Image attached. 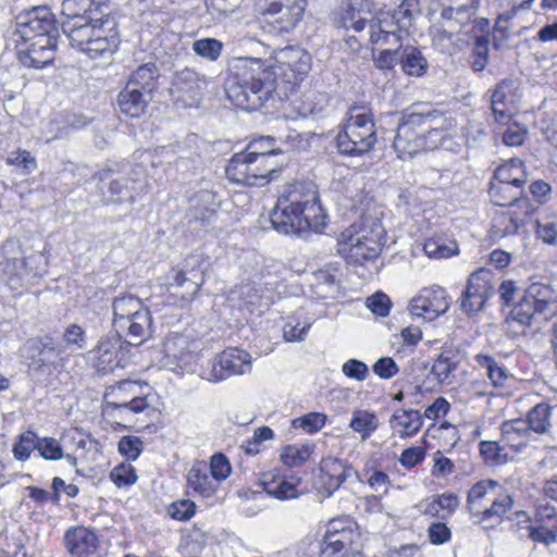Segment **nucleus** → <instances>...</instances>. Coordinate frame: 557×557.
Wrapping results in <instances>:
<instances>
[{
    "label": "nucleus",
    "mask_w": 557,
    "mask_h": 557,
    "mask_svg": "<svg viewBox=\"0 0 557 557\" xmlns=\"http://www.w3.org/2000/svg\"><path fill=\"white\" fill-rule=\"evenodd\" d=\"M62 14V30L73 48L99 62H108L116 52L117 20L108 1L63 0Z\"/></svg>",
    "instance_id": "1"
},
{
    "label": "nucleus",
    "mask_w": 557,
    "mask_h": 557,
    "mask_svg": "<svg viewBox=\"0 0 557 557\" xmlns=\"http://www.w3.org/2000/svg\"><path fill=\"white\" fill-rule=\"evenodd\" d=\"M58 36L54 14L49 7L38 5L16 15L10 40L24 66L44 69L54 60Z\"/></svg>",
    "instance_id": "2"
},
{
    "label": "nucleus",
    "mask_w": 557,
    "mask_h": 557,
    "mask_svg": "<svg viewBox=\"0 0 557 557\" xmlns=\"http://www.w3.org/2000/svg\"><path fill=\"white\" fill-rule=\"evenodd\" d=\"M276 86L273 73L261 59L245 58L230 81L226 95L234 106L251 112L263 107Z\"/></svg>",
    "instance_id": "3"
},
{
    "label": "nucleus",
    "mask_w": 557,
    "mask_h": 557,
    "mask_svg": "<svg viewBox=\"0 0 557 557\" xmlns=\"http://www.w3.org/2000/svg\"><path fill=\"white\" fill-rule=\"evenodd\" d=\"M113 331L124 335L127 344L140 346L152 335V315L140 298L125 294L112 301Z\"/></svg>",
    "instance_id": "4"
},
{
    "label": "nucleus",
    "mask_w": 557,
    "mask_h": 557,
    "mask_svg": "<svg viewBox=\"0 0 557 557\" xmlns=\"http://www.w3.org/2000/svg\"><path fill=\"white\" fill-rule=\"evenodd\" d=\"M376 140L372 111L366 107H350L343 128L336 136L338 152L343 156L361 157L374 148Z\"/></svg>",
    "instance_id": "5"
},
{
    "label": "nucleus",
    "mask_w": 557,
    "mask_h": 557,
    "mask_svg": "<svg viewBox=\"0 0 557 557\" xmlns=\"http://www.w3.org/2000/svg\"><path fill=\"white\" fill-rule=\"evenodd\" d=\"M283 169L274 158L268 157L267 152L235 153L230 160L225 172L227 177L245 186H264L276 180Z\"/></svg>",
    "instance_id": "6"
},
{
    "label": "nucleus",
    "mask_w": 557,
    "mask_h": 557,
    "mask_svg": "<svg viewBox=\"0 0 557 557\" xmlns=\"http://www.w3.org/2000/svg\"><path fill=\"white\" fill-rule=\"evenodd\" d=\"M383 228L381 224H352L342 232L338 238V252L351 263L360 264L364 260L380 255Z\"/></svg>",
    "instance_id": "7"
},
{
    "label": "nucleus",
    "mask_w": 557,
    "mask_h": 557,
    "mask_svg": "<svg viewBox=\"0 0 557 557\" xmlns=\"http://www.w3.org/2000/svg\"><path fill=\"white\" fill-rule=\"evenodd\" d=\"M136 382L123 381L104 394L102 411L115 420L119 425L126 426L133 422V417L150 408L147 397L135 395Z\"/></svg>",
    "instance_id": "8"
},
{
    "label": "nucleus",
    "mask_w": 557,
    "mask_h": 557,
    "mask_svg": "<svg viewBox=\"0 0 557 557\" xmlns=\"http://www.w3.org/2000/svg\"><path fill=\"white\" fill-rule=\"evenodd\" d=\"M275 84H286L293 89L311 70V55L298 46H286L274 53V63L267 65Z\"/></svg>",
    "instance_id": "9"
},
{
    "label": "nucleus",
    "mask_w": 557,
    "mask_h": 557,
    "mask_svg": "<svg viewBox=\"0 0 557 557\" xmlns=\"http://www.w3.org/2000/svg\"><path fill=\"white\" fill-rule=\"evenodd\" d=\"M412 24V13L400 5L393 13H382L369 21L370 41L374 45L399 47Z\"/></svg>",
    "instance_id": "10"
},
{
    "label": "nucleus",
    "mask_w": 557,
    "mask_h": 557,
    "mask_svg": "<svg viewBox=\"0 0 557 557\" xmlns=\"http://www.w3.org/2000/svg\"><path fill=\"white\" fill-rule=\"evenodd\" d=\"M289 203L293 208L307 215L313 223L315 232H320L326 224V214L320 205L319 194L312 183L296 182L287 187L280 196V203Z\"/></svg>",
    "instance_id": "11"
},
{
    "label": "nucleus",
    "mask_w": 557,
    "mask_h": 557,
    "mask_svg": "<svg viewBox=\"0 0 557 557\" xmlns=\"http://www.w3.org/2000/svg\"><path fill=\"white\" fill-rule=\"evenodd\" d=\"M436 117L442 119L432 112H410L403 115L394 139V148L400 159L412 158L424 149L423 135L418 128L434 122Z\"/></svg>",
    "instance_id": "12"
},
{
    "label": "nucleus",
    "mask_w": 557,
    "mask_h": 557,
    "mask_svg": "<svg viewBox=\"0 0 557 557\" xmlns=\"http://www.w3.org/2000/svg\"><path fill=\"white\" fill-rule=\"evenodd\" d=\"M493 293L492 273L480 269L469 276L467 286L458 299L459 309L463 314L473 317L484 309L486 301Z\"/></svg>",
    "instance_id": "13"
},
{
    "label": "nucleus",
    "mask_w": 557,
    "mask_h": 557,
    "mask_svg": "<svg viewBox=\"0 0 557 557\" xmlns=\"http://www.w3.org/2000/svg\"><path fill=\"white\" fill-rule=\"evenodd\" d=\"M359 537L360 533L352 518L344 516L330 520L323 537L321 557H330L341 550L355 549L352 545Z\"/></svg>",
    "instance_id": "14"
},
{
    "label": "nucleus",
    "mask_w": 557,
    "mask_h": 557,
    "mask_svg": "<svg viewBox=\"0 0 557 557\" xmlns=\"http://www.w3.org/2000/svg\"><path fill=\"white\" fill-rule=\"evenodd\" d=\"M128 346L132 345L126 343L124 335L115 331L103 336L91 351L98 371L108 373L116 368H125Z\"/></svg>",
    "instance_id": "15"
},
{
    "label": "nucleus",
    "mask_w": 557,
    "mask_h": 557,
    "mask_svg": "<svg viewBox=\"0 0 557 557\" xmlns=\"http://www.w3.org/2000/svg\"><path fill=\"white\" fill-rule=\"evenodd\" d=\"M450 306V298L445 288L433 285L424 287L414 296L408 310L413 318L431 322L447 312Z\"/></svg>",
    "instance_id": "16"
},
{
    "label": "nucleus",
    "mask_w": 557,
    "mask_h": 557,
    "mask_svg": "<svg viewBox=\"0 0 557 557\" xmlns=\"http://www.w3.org/2000/svg\"><path fill=\"white\" fill-rule=\"evenodd\" d=\"M206 88V77L193 69L185 67L175 73L170 90L176 103L184 108H193L198 106Z\"/></svg>",
    "instance_id": "17"
},
{
    "label": "nucleus",
    "mask_w": 557,
    "mask_h": 557,
    "mask_svg": "<svg viewBox=\"0 0 557 557\" xmlns=\"http://www.w3.org/2000/svg\"><path fill=\"white\" fill-rule=\"evenodd\" d=\"M250 369V355L239 348L223 350L212 362L211 369L203 373L209 382H220L232 375L244 374Z\"/></svg>",
    "instance_id": "18"
},
{
    "label": "nucleus",
    "mask_w": 557,
    "mask_h": 557,
    "mask_svg": "<svg viewBox=\"0 0 557 557\" xmlns=\"http://www.w3.org/2000/svg\"><path fill=\"white\" fill-rule=\"evenodd\" d=\"M30 371L44 373L47 368L55 367L62 360L64 347L53 337L46 335L29 339L26 344Z\"/></svg>",
    "instance_id": "19"
},
{
    "label": "nucleus",
    "mask_w": 557,
    "mask_h": 557,
    "mask_svg": "<svg viewBox=\"0 0 557 557\" xmlns=\"http://www.w3.org/2000/svg\"><path fill=\"white\" fill-rule=\"evenodd\" d=\"M306 218V214L297 212L289 203H280V199L270 214L273 228L285 235H301L308 231L315 232L313 223Z\"/></svg>",
    "instance_id": "20"
},
{
    "label": "nucleus",
    "mask_w": 557,
    "mask_h": 557,
    "mask_svg": "<svg viewBox=\"0 0 557 557\" xmlns=\"http://www.w3.org/2000/svg\"><path fill=\"white\" fill-rule=\"evenodd\" d=\"M533 210L531 202L522 201V208L510 207L495 213L491 230L492 235L495 238H503L517 234L518 230L528 223Z\"/></svg>",
    "instance_id": "21"
},
{
    "label": "nucleus",
    "mask_w": 557,
    "mask_h": 557,
    "mask_svg": "<svg viewBox=\"0 0 557 557\" xmlns=\"http://www.w3.org/2000/svg\"><path fill=\"white\" fill-rule=\"evenodd\" d=\"M491 91V109L499 124H508L517 108V87L511 79H503Z\"/></svg>",
    "instance_id": "22"
},
{
    "label": "nucleus",
    "mask_w": 557,
    "mask_h": 557,
    "mask_svg": "<svg viewBox=\"0 0 557 557\" xmlns=\"http://www.w3.org/2000/svg\"><path fill=\"white\" fill-rule=\"evenodd\" d=\"M65 546L73 557H100L99 537L94 530L77 527L64 536Z\"/></svg>",
    "instance_id": "23"
},
{
    "label": "nucleus",
    "mask_w": 557,
    "mask_h": 557,
    "mask_svg": "<svg viewBox=\"0 0 557 557\" xmlns=\"http://www.w3.org/2000/svg\"><path fill=\"white\" fill-rule=\"evenodd\" d=\"M462 360L461 349L457 345L445 344L434 360L431 373L440 384L453 382L454 372Z\"/></svg>",
    "instance_id": "24"
},
{
    "label": "nucleus",
    "mask_w": 557,
    "mask_h": 557,
    "mask_svg": "<svg viewBox=\"0 0 557 557\" xmlns=\"http://www.w3.org/2000/svg\"><path fill=\"white\" fill-rule=\"evenodd\" d=\"M151 99L152 96L125 85L117 95L116 104L122 114L138 119L147 112Z\"/></svg>",
    "instance_id": "25"
},
{
    "label": "nucleus",
    "mask_w": 557,
    "mask_h": 557,
    "mask_svg": "<svg viewBox=\"0 0 557 557\" xmlns=\"http://www.w3.org/2000/svg\"><path fill=\"white\" fill-rule=\"evenodd\" d=\"M537 306L541 319L548 320L557 313V299L550 284L532 282L523 293Z\"/></svg>",
    "instance_id": "26"
},
{
    "label": "nucleus",
    "mask_w": 557,
    "mask_h": 557,
    "mask_svg": "<svg viewBox=\"0 0 557 557\" xmlns=\"http://www.w3.org/2000/svg\"><path fill=\"white\" fill-rule=\"evenodd\" d=\"M163 348L166 358L183 367L191 362L198 349V344L186 335L172 334L166 337Z\"/></svg>",
    "instance_id": "27"
},
{
    "label": "nucleus",
    "mask_w": 557,
    "mask_h": 557,
    "mask_svg": "<svg viewBox=\"0 0 557 557\" xmlns=\"http://www.w3.org/2000/svg\"><path fill=\"white\" fill-rule=\"evenodd\" d=\"M187 487L191 490L195 496L209 498L215 494L219 484L212 475H209L207 465H194L186 476Z\"/></svg>",
    "instance_id": "28"
},
{
    "label": "nucleus",
    "mask_w": 557,
    "mask_h": 557,
    "mask_svg": "<svg viewBox=\"0 0 557 557\" xmlns=\"http://www.w3.org/2000/svg\"><path fill=\"white\" fill-rule=\"evenodd\" d=\"M216 214L214 194L210 190H200L189 199L186 214L188 222H210Z\"/></svg>",
    "instance_id": "29"
},
{
    "label": "nucleus",
    "mask_w": 557,
    "mask_h": 557,
    "mask_svg": "<svg viewBox=\"0 0 557 557\" xmlns=\"http://www.w3.org/2000/svg\"><path fill=\"white\" fill-rule=\"evenodd\" d=\"M488 194L492 201L498 207L522 208V201L530 202L529 198L523 196L522 187L497 181L491 183Z\"/></svg>",
    "instance_id": "30"
},
{
    "label": "nucleus",
    "mask_w": 557,
    "mask_h": 557,
    "mask_svg": "<svg viewBox=\"0 0 557 557\" xmlns=\"http://www.w3.org/2000/svg\"><path fill=\"white\" fill-rule=\"evenodd\" d=\"M391 428L401 438L414 436L422 428V416L414 409L396 410L389 419Z\"/></svg>",
    "instance_id": "31"
},
{
    "label": "nucleus",
    "mask_w": 557,
    "mask_h": 557,
    "mask_svg": "<svg viewBox=\"0 0 557 557\" xmlns=\"http://www.w3.org/2000/svg\"><path fill=\"white\" fill-rule=\"evenodd\" d=\"M322 470L326 478L325 488L327 491V496H331L334 491L339 488L347 479L357 474L356 470L351 466L337 458L325 459L322 465Z\"/></svg>",
    "instance_id": "32"
},
{
    "label": "nucleus",
    "mask_w": 557,
    "mask_h": 557,
    "mask_svg": "<svg viewBox=\"0 0 557 557\" xmlns=\"http://www.w3.org/2000/svg\"><path fill=\"white\" fill-rule=\"evenodd\" d=\"M474 361L481 370L485 371L487 379L494 387L498 388L505 386L510 374L503 363L497 361L493 356L484 352L476 354Z\"/></svg>",
    "instance_id": "33"
},
{
    "label": "nucleus",
    "mask_w": 557,
    "mask_h": 557,
    "mask_svg": "<svg viewBox=\"0 0 557 557\" xmlns=\"http://www.w3.org/2000/svg\"><path fill=\"white\" fill-rule=\"evenodd\" d=\"M494 180L509 185H517L523 188L528 181V175L524 170L522 160L510 159L509 161L499 165L494 173Z\"/></svg>",
    "instance_id": "34"
},
{
    "label": "nucleus",
    "mask_w": 557,
    "mask_h": 557,
    "mask_svg": "<svg viewBox=\"0 0 557 557\" xmlns=\"http://www.w3.org/2000/svg\"><path fill=\"white\" fill-rule=\"evenodd\" d=\"M503 440L516 450H520L528 443L530 430L527 422L522 419L505 421L502 426Z\"/></svg>",
    "instance_id": "35"
},
{
    "label": "nucleus",
    "mask_w": 557,
    "mask_h": 557,
    "mask_svg": "<svg viewBox=\"0 0 557 557\" xmlns=\"http://www.w3.org/2000/svg\"><path fill=\"white\" fill-rule=\"evenodd\" d=\"M158 76L159 72L156 64L149 62L138 66L129 76L126 85L151 96Z\"/></svg>",
    "instance_id": "36"
},
{
    "label": "nucleus",
    "mask_w": 557,
    "mask_h": 557,
    "mask_svg": "<svg viewBox=\"0 0 557 557\" xmlns=\"http://www.w3.org/2000/svg\"><path fill=\"white\" fill-rule=\"evenodd\" d=\"M550 416L552 407L545 403H540L529 410L524 421L530 432L549 434L552 430Z\"/></svg>",
    "instance_id": "37"
},
{
    "label": "nucleus",
    "mask_w": 557,
    "mask_h": 557,
    "mask_svg": "<svg viewBox=\"0 0 557 557\" xmlns=\"http://www.w3.org/2000/svg\"><path fill=\"white\" fill-rule=\"evenodd\" d=\"M513 503L515 502L509 494H499L493 499L490 507L483 506L475 517H478L481 522L495 520L499 523L504 519L505 515L512 509Z\"/></svg>",
    "instance_id": "38"
},
{
    "label": "nucleus",
    "mask_w": 557,
    "mask_h": 557,
    "mask_svg": "<svg viewBox=\"0 0 557 557\" xmlns=\"http://www.w3.org/2000/svg\"><path fill=\"white\" fill-rule=\"evenodd\" d=\"M509 318L512 322H516L523 327H528L531 326L533 320L541 317L537 306H535L532 300L523 294L519 301L511 308Z\"/></svg>",
    "instance_id": "39"
},
{
    "label": "nucleus",
    "mask_w": 557,
    "mask_h": 557,
    "mask_svg": "<svg viewBox=\"0 0 557 557\" xmlns=\"http://www.w3.org/2000/svg\"><path fill=\"white\" fill-rule=\"evenodd\" d=\"M423 250L429 258L442 259L457 255L458 244L444 236H433L425 240Z\"/></svg>",
    "instance_id": "40"
},
{
    "label": "nucleus",
    "mask_w": 557,
    "mask_h": 557,
    "mask_svg": "<svg viewBox=\"0 0 557 557\" xmlns=\"http://www.w3.org/2000/svg\"><path fill=\"white\" fill-rule=\"evenodd\" d=\"M306 4L307 0L274 1L268 5L265 13L274 15L286 11L287 22L294 26L301 20Z\"/></svg>",
    "instance_id": "41"
},
{
    "label": "nucleus",
    "mask_w": 557,
    "mask_h": 557,
    "mask_svg": "<svg viewBox=\"0 0 557 557\" xmlns=\"http://www.w3.org/2000/svg\"><path fill=\"white\" fill-rule=\"evenodd\" d=\"M400 65L406 74L421 76L426 70L428 62L418 48L407 46L400 55Z\"/></svg>",
    "instance_id": "42"
},
{
    "label": "nucleus",
    "mask_w": 557,
    "mask_h": 557,
    "mask_svg": "<svg viewBox=\"0 0 557 557\" xmlns=\"http://www.w3.org/2000/svg\"><path fill=\"white\" fill-rule=\"evenodd\" d=\"M300 478H297L295 483L288 482L286 479L283 478H273L270 481H263L262 485L264 492L268 495L273 496L274 498L280 500H286L298 497L296 486L300 483Z\"/></svg>",
    "instance_id": "43"
},
{
    "label": "nucleus",
    "mask_w": 557,
    "mask_h": 557,
    "mask_svg": "<svg viewBox=\"0 0 557 557\" xmlns=\"http://www.w3.org/2000/svg\"><path fill=\"white\" fill-rule=\"evenodd\" d=\"M424 149H445L453 150L456 143L448 127L433 126L423 134Z\"/></svg>",
    "instance_id": "44"
},
{
    "label": "nucleus",
    "mask_w": 557,
    "mask_h": 557,
    "mask_svg": "<svg viewBox=\"0 0 557 557\" xmlns=\"http://www.w3.org/2000/svg\"><path fill=\"white\" fill-rule=\"evenodd\" d=\"M498 486L499 484L494 480H482L470 488L467 496V505L471 516L475 517L481 511L483 507L481 500L487 495L488 491H493Z\"/></svg>",
    "instance_id": "45"
},
{
    "label": "nucleus",
    "mask_w": 557,
    "mask_h": 557,
    "mask_svg": "<svg viewBox=\"0 0 557 557\" xmlns=\"http://www.w3.org/2000/svg\"><path fill=\"white\" fill-rule=\"evenodd\" d=\"M205 259L201 255H190L184 261V267L193 286L191 295H196L205 282Z\"/></svg>",
    "instance_id": "46"
},
{
    "label": "nucleus",
    "mask_w": 557,
    "mask_h": 557,
    "mask_svg": "<svg viewBox=\"0 0 557 557\" xmlns=\"http://www.w3.org/2000/svg\"><path fill=\"white\" fill-rule=\"evenodd\" d=\"M349 426L361 434L366 440L377 428V418L373 412L367 410H356L349 422Z\"/></svg>",
    "instance_id": "47"
},
{
    "label": "nucleus",
    "mask_w": 557,
    "mask_h": 557,
    "mask_svg": "<svg viewBox=\"0 0 557 557\" xmlns=\"http://www.w3.org/2000/svg\"><path fill=\"white\" fill-rule=\"evenodd\" d=\"M311 454V445H289L286 446L281 454V460L289 468L299 467L310 458Z\"/></svg>",
    "instance_id": "48"
},
{
    "label": "nucleus",
    "mask_w": 557,
    "mask_h": 557,
    "mask_svg": "<svg viewBox=\"0 0 557 557\" xmlns=\"http://www.w3.org/2000/svg\"><path fill=\"white\" fill-rule=\"evenodd\" d=\"M223 42L215 38H201L193 42V51L209 61H216L223 51Z\"/></svg>",
    "instance_id": "49"
},
{
    "label": "nucleus",
    "mask_w": 557,
    "mask_h": 557,
    "mask_svg": "<svg viewBox=\"0 0 557 557\" xmlns=\"http://www.w3.org/2000/svg\"><path fill=\"white\" fill-rule=\"evenodd\" d=\"M62 341L63 343L61 344L64 347V354L66 350L71 352L81 350L84 349L86 345V333L81 325L73 323L65 327Z\"/></svg>",
    "instance_id": "50"
},
{
    "label": "nucleus",
    "mask_w": 557,
    "mask_h": 557,
    "mask_svg": "<svg viewBox=\"0 0 557 557\" xmlns=\"http://www.w3.org/2000/svg\"><path fill=\"white\" fill-rule=\"evenodd\" d=\"M480 454L488 465H503L508 460L505 448L495 441H482L479 444Z\"/></svg>",
    "instance_id": "51"
},
{
    "label": "nucleus",
    "mask_w": 557,
    "mask_h": 557,
    "mask_svg": "<svg viewBox=\"0 0 557 557\" xmlns=\"http://www.w3.org/2000/svg\"><path fill=\"white\" fill-rule=\"evenodd\" d=\"M39 437L33 431L22 433L18 441L13 446V455L17 460H26L29 458L34 449L37 450Z\"/></svg>",
    "instance_id": "52"
},
{
    "label": "nucleus",
    "mask_w": 557,
    "mask_h": 557,
    "mask_svg": "<svg viewBox=\"0 0 557 557\" xmlns=\"http://www.w3.org/2000/svg\"><path fill=\"white\" fill-rule=\"evenodd\" d=\"M326 421V416L320 412H310L300 418L293 420L295 429H302L305 432L311 434L320 431Z\"/></svg>",
    "instance_id": "53"
},
{
    "label": "nucleus",
    "mask_w": 557,
    "mask_h": 557,
    "mask_svg": "<svg viewBox=\"0 0 557 557\" xmlns=\"http://www.w3.org/2000/svg\"><path fill=\"white\" fill-rule=\"evenodd\" d=\"M488 46L487 38L483 36L476 37L471 54V66L475 72H481L485 69L488 61Z\"/></svg>",
    "instance_id": "54"
},
{
    "label": "nucleus",
    "mask_w": 557,
    "mask_h": 557,
    "mask_svg": "<svg viewBox=\"0 0 557 557\" xmlns=\"http://www.w3.org/2000/svg\"><path fill=\"white\" fill-rule=\"evenodd\" d=\"M111 481L117 486H129L137 480L136 470L129 463H120L110 472Z\"/></svg>",
    "instance_id": "55"
},
{
    "label": "nucleus",
    "mask_w": 557,
    "mask_h": 557,
    "mask_svg": "<svg viewBox=\"0 0 557 557\" xmlns=\"http://www.w3.org/2000/svg\"><path fill=\"white\" fill-rule=\"evenodd\" d=\"M119 453L128 460H136L144 449L143 441L137 436H122L117 444Z\"/></svg>",
    "instance_id": "56"
},
{
    "label": "nucleus",
    "mask_w": 557,
    "mask_h": 557,
    "mask_svg": "<svg viewBox=\"0 0 557 557\" xmlns=\"http://www.w3.org/2000/svg\"><path fill=\"white\" fill-rule=\"evenodd\" d=\"M37 450L47 460H59L63 458V449L60 443L53 437H39Z\"/></svg>",
    "instance_id": "57"
},
{
    "label": "nucleus",
    "mask_w": 557,
    "mask_h": 557,
    "mask_svg": "<svg viewBox=\"0 0 557 557\" xmlns=\"http://www.w3.org/2000/svg\"><path fill=\"white\" fill-rule=\"evenodd\" d=\"M209 469V475H212L216 480L218 484L225 480L231 474V465L227 458L222 454H215L211 458Z\"/></svg>",
    "instance_id": "58"
},
{
    "label": "nucleus",
    "mask_w": 557,
    "mask_h": 557,
    "mask_svg": "<svg viewBox=\"0 0 557 557\" xmlns=\"http://www.w3.org/2000/svg\"><path fill=\"white\" fill-rule=\"evenodd\" d=\"M342 372L348 379L362 382L369 375V367L363 361L351 358L343 363Z\"/></svg>",
    "instance_id": "59"
},
{
    "label": "nucleus",
    "mask_w": 557,
    "mask_h": 557,
    "mask_svg": "<svg viewBox=\"0 0 557 557\" xmlns=\"http://www.w3.org/2000/svg\"><path fill=\"white\" fill-rule=\"evenodd\" d=\"M458 497L454 494H442L426 508V512L433 516H440V509L447 510L451 513L458 506Z\"/></svg>",
    "instance_id": "60"
},
{
    "label": "nucleus",
    "mask_w": 557,
    "mask_h": 557,
    "mask_svg": "<svg viewBox=\"0 0 557 557\" xmlns=\"http://www.w3.org/2000/svg\"><path fill=\"white\" fill-rule=\"evenodd\" d=\"M339 25L343 28H352L355 32L360 33L367 25V20L360 16V12L357 11L352 5L342 14L339 18Z\"/></svg>",
    "instance_id": "61"
},
{
    "label": "nucleus",
    "mask_w": 557,
    "mask_h": 557,
    "mask_svg": "<svg viewBox=\"0 0 557 557\" xmlns=\"http://www.w3.org/2000/svg\"><path fill=\"white\" fill-rule=\"evenodd\" d=\"M7 163L21 168L25 174L37 168L36 159L27 150H18L7 158Z\"/></svg>",
    "instance_id": "62"
},
{
    "label": "nucleus",
    "mask_w": 557,
    "mask_h": 557,
    "mask_svg": "<svg viewBox=\"0 0 557 557\" xmlns=\"http://www.w3.org/2000/svg\"><path fill=\"white\" fill-rule=\"evenodd\" d=\"M196 504L189 499H182L169 507V515L180 521L188 520L195 515Z\"/></svg>",
    "instance_id": "63"
},
{
    "label": "nucleus",
    "mask_w": 557,
    "mask_h": 557,
    "mask_svg": "<svg viewBox=\"0 0 557 557\" xmlns=\"http://www.w3.org/2000/svg\"><path fill=\"white\" fill-rule=\"evenodd\" d=\"M373 372L383 380H389L399 372V367L391 357L379 358L373 367Z\"/></svg>",
    "instance_id": "64"
}]
</instances>
